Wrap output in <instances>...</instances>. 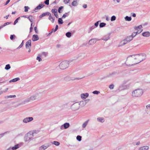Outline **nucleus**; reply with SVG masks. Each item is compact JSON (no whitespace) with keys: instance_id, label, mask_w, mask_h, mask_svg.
<instances>
[{"instance_id":"nucleus-40","label":"nucleus","mask_w":150,"mask_h":150,"mask_svg":"<svg viewBox=\"0 0 150 150\" xmlns=\"http://www.w3.org/2000/svg\"><path fill=\"white\" fill-rule=\"evenodd\" d=\"M69 13V12L68 13H66L64 14H63L62 16V18H65L66 16L69 15L68 13Z\"/></svg>"},{"instance_id":"nucleus-22","label":"nucleus","mask_w":150,"mask_h":150,"mask_svg":"<svg viewBox=\"0 0 150 150\" xmlns=\"http://www.w3.org/2000/svg\"><path fill=\"white\" fill-rule=\"evenodd\" d=\"M94 38L91 39L89 42V44L92 45L95 44L96 42Z\"/></svg>"},{"instance_id":"nucleus-34","label":"nucleus","mask_w":150,"mask_h":150,"mask_svg":"<svg viewBox=\"0 0 150 150\" xmlns=\"http://www.w3.org/2000/svg\"><path fill=\"white\" fill-rule=\"evenodd\" d=\"M106 25V24L104 23H101L99 25L100 28H103Z\"/></svg>"},{"instance_id":"nucleus-55","label":"nucleus","mask_w":150,"mask_h":150,"mask_svg":"<svg viewBox=\"0 0 150 150\" xmlns=\"http://www.w3.org/2000/svg\"><path fill=\"white\" fill-rule=\"evenodd\" d=\"M44 3L46 5H48L49 4V0H46L44 2Z\"/></svg>"},{"instance_id":"nucleus-47","label":"nucleus","mask_w":150,"mask_h":150,"mask_svg":"<svg viewBox=\"0 0 150 150\" xmlns=\"http://www.w3.org/2000/svg\"><path fill=\"white\" fill-rule=\"evenodd\" d=\"M25 10L24 11L25 12H27L28 11V9H29V7L28 6H25L24 7Z\"/></svg>"},{"instance_id":"nucleus-38","label":"nucleus","mask_w":150,"mask_h":150,"mask_svg":"<svg viewBox=\"0 0 150 150\" xmlns=\"http://www.w3.org/2000/svg\"><path fill=\"white\" fill-rule=\"evenodd\" d=\"M95 28V27L94 26H93L92 27H91L89 28V30L88 31V33H90L91 32L93 29H94Z\"/></svg>"},{"instance_id":"nucleus-58","label":"nucleus","mask_w":150,"mask_h":150,"mask_svg":"<svg viewBox=\"0 0 150 150\" xmlns=\"http://www.w3.org/2000/svg\"><path fill=\"white\" fill-rule=\"evenodd\" d=\"M48 54V53L47 52H42V54L45 57H46Z\"/></svg>"},{"instance_id":"nucleus-23","label":"nucleus","mask_w":150,"mask_h":150,"mask_svg":"<svg viewBox=\"0 0 150 150\" xmlns=\"http://www.w3.org/2000/svg\"><path fill=\"white\" fill-rule=\"evenodd\" d=\"M78 1V0H73L71 3V5L74 6H76L78 5L77 2Z\"/></svg>"},{"instance_id":"nucleus-9","label":"nucleus","mask_w":150,"mask_h":150,"mask_svg":"<svg viewBox=\"0 0 150 150\" xmlns=\"http://www.w3.org/2000/svg\"><path fill=\"white\" fill-rule=\"evenodd\" d=\"M69 124L68 123H66L62 125L60 127V129L62 130L64 129H66L68 128L69 126Z\"/></svg>"},{"instance_id":"nucleus-50","label":"nucleus","mask_w":150,"mask_h":150,"mask_svg":"<svg viewBox=\"0 0 150 150\" xmlns=\"http://www.w3.org/2000/svg\"><path fill=\"white\" fill-rule=\"evenodd\" d=\"M100 92L97 91H95L93 92V93L94 94H98L100 93Z\"/></svg>"},{"instance_id":"nucleus-14","label":"nucleus","mask_w":150,"mask_h":150,"mask_svg":"<svg viewBox=\"0 0 150 150\" xmlns=\"http://www.w3.org/2000/svg\"><path fill=\"white\" fill-rule=\"evenodd\" d=\"M110 38V34H108L104 36L102 39V40L105 41H107Z\"/></svg>"},{"instance_id":"nucleus-57","label":"nucleus","mask_w":150,"mask_h":150,"mask_svg":"<svg viewBox=\"0 0 150 150\" xmlns=\"http://www.w3.org/2000/svg\"><path fill=\"white\" fill-rule=\"evenodd\" d=\"M36 59L37 60H38L39 62H40L42 60V59L38 56L37 57Z\"/></svg>"},{"instance_id":"nucleus-39","label":"nucleus","mask_w":150,"mask_h":150,"mask_svg":"<svg viewBox=\"0 0 150 150\" xmlns=\"http://www.w3.org/2000/svg\"><path fill=\"white\" fill-rule=\"evenodd\" d=\"M137 33H136V32H134L131 35H130V36H131L132 37V39H133V38L135 36L137 35Z\"/></svg>"},{"instance_id":"nucleus-60","label":"nucleus","mask_w":150,"mask_h":150,"mask_svg":"<svg viewBox=\"0 0 150 150\" xmlns=\"http://www.w3.org/2000/svg\"><path fill=\"white\" fill-rule=\"evenodd\" d=\"M142 30H138L137 31V32H136V33H137V34H139L140 33H141L142 31Z\"/></svg>"},{"instance_id":"nucleus-62","label":"nucleus","mask_w":150,"mask_h":150,"mask_svg":"<svg viewBox=\"0 0 150 150\" xmlns=\"http://www.w3.org/2000/svg\"><path fill=\"white\" fill-rule=\"evenodd\" d=\"M146 108L147 109H149L150 108V105H148L146 106Z\"/></svg>"},{"instance_id":"nucleus-12","label":"nucleus","mask_w":150,"mask_h":150,"mask_svg":"<svg viewBox=\"0 0 150 150\" xmlns=\"http://www.w3.org/2000/svg\"><path fill=\"white\" fill-rule=\"evenodd\" d=\"M49 146V145H42L39 147V150H45Z\"/></svg>"},{"instance_id":"nucleus-27","label":"nucleus","mask_w":150,"mask_h":150,"mask_svg":"<svg viewBox=\"0 0 150 150\" xmlns=\"http://www.w3.org/2000/svg\"><path fill=\"white\" fill-rule=\"evenodd\" d=\"M97 120L98 121L102 123L103 122L105 121L104 119L102 117L97 118Z\"/></svg>"},{"instance_id":"nucleus-54","label":"nucleus","mask_w":150,"mask_h":150,"mask_svg":"<svg viewBox=\"0 0 150 150\" xmlns=\"http://www.w3.org/2000/svg\"><path fill=\"white\" fill-rule=\"evenodd\" d=\"M82 57L81 58V59H83L84 58V54H81L79 55V57Z\"/></svg>"},{"instance_id":"nucleus-63","label":"nucleus","mask_w":150,"mask_h":150,"mask_svg":"<svg viewBox=\"0 0 150 150\" xmlns=\"http://www.w3.org/2000/svg\"><path fill=\"white\" fill-rule=\"evenodd\" d=\"M83 7L84 8H87V5L86 4H83Z\"/></svg>"},{"instance_id":"nucleus-16","label":"nucleus","mask_w":150,"mask_h":150,"mask_svg":"<svg viewBox=\"0 0 150 150\" xmlns=\"http://www.w3.org/2000/svg\"><path fill=\"white\" fill-rule=\"evenodd\" d=\"M39 39L38 36L37 35H34L33 36L32 40L33 41H37Z\"/></svg>"},{"instance_id":"nucleus-20","label":"nucleus","mask_w":150,"mask_h":150,"mask_svg":"<svg viewBox=\"0 0 150 150\" xmlns=\"http://www.w3.org/2000/svg\"><path fill=\"white\" fill-rule=\"evenodd\" d=\"M149 148V147L148 146H144L140 147L139 150H147Z\"/></svg>"},{"instance_id":"nucleus-61","label":"nucleus","mask_w":150,"mask_h":150,"mask_svg":"<svg viewBox=\"0 0 150 150\" xmlns=\"http://www.w3.org/2000/svg\"><path fill=\"white\" fill-rule=\"evenodd\" d=\"M32 24H33V23H32L31 24V27L30 28V32H31L32 31V30L33 29V28L32 27Z\"/></svg>"},{"instance_id":"nucleus-13","label":"nucleus","mask_w":150,"mask_h":150,"mask_svg":"<svg viewBox=\"0 0 150 150\" xmlns=\"http://www.w3.org/2000/svg\"><path fill=\"white\" fill-rule=\"evenodd\" d=\"M31 40H28L26 43L25 44V47L26 49L30 47H31Z\"/></svg>"},{"instance_id":"nucleus-53","label":"nucleus","mask_w":150,"mask_h":150,"mask_svg":"<svg viewBox=\"0 0 150 150\" xmlns=\"http://www.w3.org/2000/svg\"><path fill=\"white\" fill-rule=\"evenodd\" d=\"M7 132H6L4 133L0 134V139L4 135V134H5Z\"/></svg>"},{"instance_id":"nucleus-24","label":"nucleus","mask_w":150,"mask_h":150,"mask_svg":"<svg viewBox=\"0 0 150 150\" xmlns=\"http://www.w3.org/2000/svg\"><path fill=\"white\" fill-rule=\"evenodd\" d=\"M89 121V120H88L83 123L82 125V127L83 128L86 127L87 125H88Z\"/></svg>"},{"instance_id":"nucleus-29","label":"nucleus","mask_w":150,"mask_h":150,"mask_svg":"<svg viewBox=\"0 0 150 150\" xmlns=\"http://www.w3.org/2000/svg\"><path fill=\"white\" fill-rule=\"evenodd\" d=\"M20 80V78L18 77L14 79H13L9 81V82H15L17 81H18Z\"/></svg>"},{"instance_id":"nucleus-11","label":"nucleus","mask_w":150,"mask_h":150,"mask_svg":"<svg viewBox=\"0 0 150 150\" xmlns=\"http://www.w3.org/2000/svg\"><path fill=\"white\" fill-rule=\"evenodd\" d=\"M51 11L53 13H54L55 16L57 18H58V16L57 9L55 8L52 9Z\"/></svg>"},{"instance_id":"nucleus-19","label":"nucleus","mask_w":150,"mask_h":150,"mask_svg":"<svg viewBox=\"0 0 150 150\" xmlns=\"http://www.w3.org/2000/svg\"><path fill=\"white\" fill-rule=\"evenodd\" d=\"M142 35L144 37H148L150 35V33L148 31L142 33Z\"/></svg>"},{"instance_id":"nucleus-30","label":"nucleus","mask_w":150,"mask_h":150,"mask_svg":"<svg viewBox=\"0 0 150 150\" xmlns=\"http://www.w3.org/2000/svg\"><path fill=\"white\" fill-rule=\"evenodd\" d=\"M11 23V22H8L4 23L3 25L1 26V27L3 28L6 25L10 24Z\"/></svg>"},{"instance_id":"nucleus-56","label":"nucleus","mask_w":150,"mask_h":150,"mask_svg":"<svg viewBox=\"0 0 150 150\" xmlns=\"http://www.w3.org/2000/svg\"><path fill=\"white\" fill-rule=\"evenodd\" d=\"M70 0H64V2L65 4L68 3L70 1Z\"/></svg>"},{"instance_id":"nucleus-36","label":"nucleus","mask_w":150,"mask_h":150,"mask_svg":"<svg viewBox=\"0 0 150 150\" xmlns=\"http://www.w3.org/2000/svg\"><path fill=\"white\" fill-rule=\"evenodd\" d=\"M66 35L68 38H70L71 36V33L70 32H68L66 33Z\"/></svg>"},{"instance_id":"nucleus-59","label":"nucleus","mask_w":150,"mask_h":150,"mask_svg":"<svg viewBox=\"0 0 150 150\" xmlns=\"http://www.w3.org/2000/svg\"><path fill=\"white\" fill-rule=\"evenodd\" d=\"M34 30L36 33H38V31L37 29V28L36 27H34Z\"/></svg>"},{"instance_id":"nucleus-1","label":"nucleus","mask_w":150,"mask_h":150,"mask_svg":"<svg viewBox=\"0 0 150 150\" xmlns=\"http://www.w3.org/2000/svg\"><path fill=\"white\" fill-rule=\"evenodd\" d=\"M135 54L130 55L127 58L125 64L128 66H131L133 65L137 64L135 62L138 61V59H134L135 57Z\"/></svg>"},{"instance_id":"nucleus-2","label":"nucleus","mask_w":150,"mask_h":150,"mask_svg":"<svg viewBox=\"0 0 150 150\" xmlns=\"http://www.w3.org/2000/svg\"><path fill=\"white\" fill-rule=\"evenodd\" d=\"M143 93L142 89H137L133 91L132 92V96L133 97H139L141 96Z\"/></svg>"},{"instance_id":"nucleus-43","label":"nucleus","mask_w":150,"mask_h":150,"mask_svg":"<svg viewBox=\"0 0 150 150\" xmlns=\"http://www.w3.org/2000/svg\"><path fill=\"white\" fill-rule=\"evenodd\" d=\"M116 19V17L115 16H112V17H111V21H114Z\"/></svg>"},{"instance_id":"nucleus-26","label":"nucleus","mask_w":150,"mask_h":150,"mask_svg":"<svg viewBox=\"0 0 150 150\" xmlns=\"http://www.w3.org/2000/svg\"><path fill=\"white\" fill-rule=\"evenodd\" d=\"M20 145L19 144H17L15 145L11 149L13 150H15L20 147Z\"/></svg>"},{"instance_id":"nucleus-6","label":"nucleus","mask_w":150,"mask_h":150,"mask_svg":"<svg viewBox=\"0 0 150 150\" xmlns=\"http://www.w3.org/2000/svg\"><path fill=\"white\" fill-rule=\"evenodd\" d=\"M69 62L64 61L62 62L59 65V67L61 69H64L67 68L69 65Z\"/></svg>"},{"instance_id":"nucleus-42","label":"nucleus","mask_w":150,"mask_h":150,"mask_svg":"<svg viewBox=\"0 0 150 150\" xmlns=\"http://www.w3.org/2000/svg\"><path fill=\"white\" fill-rule=\"evenodd\" d=\"M142 27V25H141L138 26L137 27H135L134 29L136 30H137L138 29H139V30H140Z\"/></svg>"},{"instance_id":"nucleus-49","label":"nucleus","mask_w":150,"mask_h":150,"mask_svg":"<svg viewBox=\"0 0 150 150\" xmlns=\"http://www.w3.org/2000/svg\"><path fill=\"white\" fill-rule=\"evenodd\" d=\"M63 8V7L62 6H60L59 7L58 9V12L59 13H61V11L62 9Z\"/></svg>"},{"instance_id":"nucleus-48","label":"nucleus","mask_w":150,"mask_h":150,"mask_svg":"<svg viewBox=\"0 0 150 150\" xmlns=\"http://www.w3.org/2000/svg\"><path fill=\"white\" fill-rule=\"evenodd\" d=\"M23 41H22V42H21V45H19V46L17 48V49H19L22 47V46H23Z\"/></svg>"},{"instance_id":"nucleus-45","label":"nucleus","mask_w":150,"mask_h":150,"mask_svg":"<svg viewBox=\"0 0 150 150\" xmlns=\"http://www.w3.org/2000/svg\"><path fill=\"white\" fill-rule=\"evenodd\" d=\"M27 18L29 19L30 22H31V23H32L33 19L31 16H30L29 17H27Z\"/></svg>"},{"instance_id":"nucleus-21","label":"nucleus","mask_w":150,"mask_h":150,"mask_svg":"<svg viewBox=\"0 0 150 150\" xmlns=\"http://www.w3.org/2000/svg\"><path fill=\"white\" fill-rule=\"evenodd\" d=\"M44 6V5L43 3L42 4H39L36 7L35 9V11L41 9Z\"/></svg>"},{"instance_id":"nucleus-32","label":"nucleus","mask_w":150,"mask_h":150,"mask_svg":"<svg viewBox=\"0 0 150 150\" xmlns=\"http://www.w3.org/2000/svg\"><path fill=\"white\" fill-rule=\"evenodd\" d=\"M16 97V96L15 95H10L8 96H7L5 97V98H15Z\"/></svg>"},{"instance_id":"nucleus-5","label":"nucleus","mask_w":150,"mask_h":150,"mask_svg":"<svg viewBox=\"0 0 150 150\" xmlns=\"http://www.w3.org/2000/svg\"><path fill=\"white\" fill-rule=\"evenodd\" d=\"M41 93H37L34 95H33L30 97L28 98L27 99L26 101L28 102L31 101H33L35 100H36L37 99H38L40 98L41 97Z\"/></svg>"},{"instance_id":"nucleus-4","label":"nucleus","mask_w":150,"mask_h":150,"mask_svg":"<svg viewBox=\"0 0 150 150\" xmlns=\"http://www.w3.org/2000/svg\"><path fill=\"white\" fill-rule=\"evenodd\" d=\"M135 56L134 59H138V61L135 62L136 63H139L146 58V55L145 54H136Z\"/></svg>"},{"instance_id":"nucleus-46","label":"nucleus","mask_w":150,"mask_h":150,"mask_svg":"<svg viewBox=\"0 0 150 150\" xmlns=\"http://www.w3.org/2000/svg\"><path fill=\"white\" fill-rule=\"evenodd\" d=\"M20 17H19L15 20L14 23V25L16 24V23L18 22V21L20 19Z\"/></svg>"},{"instance_id":"nucleus-28","label":"nucleus","mask_w":150,"mask_h":150,"mask_svg":"<svg viewBox=\"0 0 150 150\" xmlns=\"http://www.w3.org/2000/svg\"><path fill=\"white\" fill-rule=\"evenodd\" d=\"M125 39L129 42L133 39L132 37L130 35L127 36Z\"/></svg>"},{"instance_id":"nucleus-64","label":"nucleus","mask_w":150,"mask_h":150,"mask_svg":"<svg viewBox=\"0 0 150 150\" xmlns=\"http://www.w3.org/2000/svg\"><path fill=\"white\" fill-rule=\"evenodd\" d=\"M58 28V25H56V26L55 28V31H57Z\"/></svg>"},{"instance_id":"nucleus-31","label":"nucleus","mask_w":150,"mask_h":150,"mask_svg":"<svg viewBox=\"0 0 150 150\" xmlns=\"http://www.w3.org/2000/svg\"><path fill=\"white\" fill-rule=\"evenodd\" d=\"M125 20L128 21H130L131 20L132 18L131 17H128V16H126L125 18Z\"/></svg>"},{"instance_id":"nucleus-41","label":"nucleus","mask_w":150,"mask_h":150,"mask_svg":"<svg viewBox=\"0 0 150 150\" xmlns=\"http://www.w3.org/2000/svg\"><path fill=\"white\" fill-rule=\"evenodd\" d=\"M76 139L79 141H80L81 140V137L80 136L78 135L76 137Z\"/></svg>"},{"instance_id":"nucleus-51","label":"nucleus","mask_w":150,"mask_h":150,"mask_svg":"<svg viewBox=\"0 0 150 150\" xmlns=\"http://www.w3.org/2000/svg\"><path fill=\"white\" fill-rule=\"evenodd\" d=\"M114 87V85L113 84H111L110 85L109 88L110 89H113Z\"/></svg>"},{"instance_id":"nucleus-44","label":"nucleus","mask_w":150,"mask_h":150,"mask_svg":"<svg viewBox=\"0 0 150 150\" xmlns=\"http://www.w3.org/2000/svg\"><path fill=\"white\" fill-rule=\"evenodd\" d=\"M16 36L14 35H11L10 37V38L11 40H12L15 39V38Z\"/></svg>"},{"instance_id":"nucleus-25","label":"nucleus","mask_w":150,"mask_h":150,"mask_svg":"<svg viewBox=\"0 0 150 150\" xmlns=\"http://www.w3.org/2000/svg\"><path fill=\"white\" fill-rule=\"evenodd\" d=\"M50 13L49 12H46L43 13L39 16V17L40 18H41L46 15L49 16Z\"/></svg>"},{"instance_id":"nucleus-8","label":"nucleus","mask_w":150,"mask_h":150,"mask_svg":"<svg viewBox=\"0 0 150 150\" xmlns=\"http://www.w3.org/2000/svg\"><path fill=\"white\" fill-rule=\"evenodd\" d=\"M33 119V117H26L23 120V122L25 123H27L32 121Z\"/></svg>"},{"instance_id":"nucleus-10","label":"nucleus","mask_w":150,"mask_h":150,"mask_svg":"<svg viewBox=\"0 0 150 150\" xmlns=\"http://www.w3.org/2000/svg\"><path fill=\"white\" fill-rule=\"evenodd\" d=\"M128 42H128V41H127V40H126V39H125L122 40V41L120 42V43L119 44L118 46V47H121Z\"/></svg>"},{"instance_id":"nucleus-17","label":"nucleus","mask_w":150,"mask_h":150,"mask_svg":"<svg viewBox=\"0 0 150 150\" xmlns=\"http://www.w3.org/2000/svg\"><path fill=\"white\" fill-rule=\"evenodd\" d=\"M75 79H79L77 78H75L74 79H72L69 76H66L64 78V80L67 81H70L71 80H75Z\"/></svg>"},{"instance_id":"nucleus-37","label":"nucleus","mask_w":150,"mask_h":150,"mask_svg":"<svg viewBox=\"0 0 150 150\" xmlns=\"http://www.w3.org/2000/svg\"><path fill=\"white\" fill-rule=\"evenodd\" d=\"M58 23L59 24H62L64 22L61 18H59L58 19Z\"/></svg>"},{"instance_id":"nucleus-15","label":"nucleus","mask_w":150,"mask_h":150,"mask_svg":"<svg viewBox=\"0 0 150 150\" xmlns=\"http://www.w3.org/2000/svg\"><path fill=\"white\" fill-rule=\"evenodd\" d=\"M89 94L88 93H82L81 95V98L83 99H85L88 96Z\"/></svg>"},{"instance_id":"nucleus-3","label":"nucleus","mask_w":150,"mask_h":150,"mask_svg":"<svg viewBox=\"0 0 150 150\" xmlns=\"http://www.w3.org/2000/svg\"><path fill=\"white\" fill-rule=\"evenodd\" d=\"M33 133L32 132H29L25 134L24 137V140L25 142H29L30 141L33 137Z\"/></svg>"},{"instance_id":"nucleus-18","label":"nucleus","mask_w":150,"mask_h":150,"mask_svg":"<svg viewBox=\"0 0 150 150\" xmlns=\"http://www.w3.org/2000/svg\"><path fill=\"white\" fill-rule=\"evenodd\" d=\"M49 16V17L48 18V19L50 20L52 23H53L54 21V17L52 16L50 13Z\"/></svg>"},{"instance_id":"nucleus-7","label":"nucleus","mask_w":150,"mask_h":150,"mask_svg":"<svg viewBox=\"0 0 150 150\" xmlns=\"http://www.w3.org/2000/svg\"><path fill=\"white\" fill-rule=\"evenodd\" d=\"M79 107L80 104L78 102H76L71 105V108L73 111H76L79 109Z\"/></svg>"},{"instance_id":"nucleus-33","label":"nucleus","mask_w":150,"mask_h":150,"mask_svg":"<svg viewBox=\"0 0 150 150\" xmlns=\"http://www.w3.org/2000/svg\"><path fill=\"white\" fill-rule=\"evenodd\" d=\"M11 68V67L9 64H8L6 65V66L5 67V69L6 70H8L10 69Z\"/></svg>"},{"instance_id":"nucleus-35","label":"nucleus","mask_w":150,"mask_h":150,"mask_svg":"<svg viewBox=\"0 0 150 150\" xmlns=\"http://www.w3.org/2000/svg\"><path fill=\"white\" fill-rule=\"evenodd\" d=\"M52 144H54L56 146H58L59 145L60 143L57 141H54L53 142Z\"/></svg>"},{"instance_id":"nucleus-52","label":"nucleus","mask_w":150,"mask_h":150,"mask_svg":"<svg viewBox=\"0 0 150 150\" xmlns=\"http://www.w3.org/2000/svg\"><path fill=\"white\" fill-rule=\"evenodd\" d=\"M99 22H100V21H97V22H96V23H95V24H94L95 26H95V28H96L98 26V23H99Z\"/></svg>"}]
</instances>
